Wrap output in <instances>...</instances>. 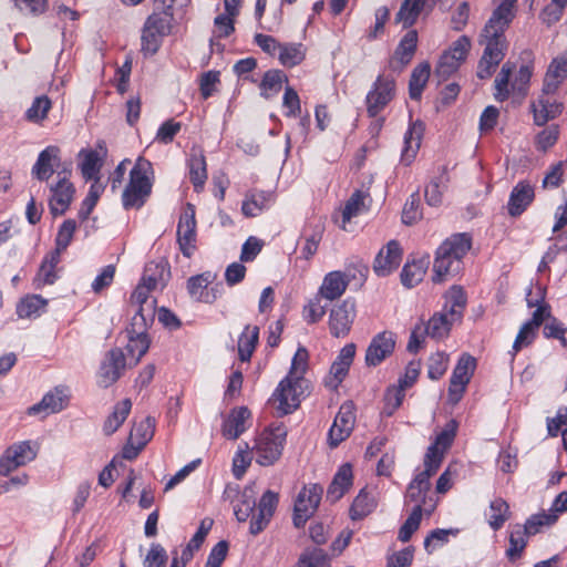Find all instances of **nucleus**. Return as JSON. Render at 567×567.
<instances>
[{
    "instance_id": "nucleus-46",
    "label": "nucleus",
    "mask_w": 567,
    "mask_h": 567,
    "mask_svg": "<svg viewBox=\"0 0 567 567\" xmlns=\"http://www.w3.org/2000/svg\"><path fill=\"white\" fill-rule=\"evenodd\" d=\"M48 301L40 295H31L22 298L17 305V315L19 318H30L39 316L47 307Z\"/></svg>"
},
{
    "instance_id": "nucleus-63",
    "label": "nucleus",
    "mask_w": 567,
    "mask_h": 567,
    "mask_svg": "<svg viewBox=\"0 0 567 567\" xmlns=\"http://www.w3.org/2000/svg\"><path fill=\"white\" fill-rule=\"evenodd\" d=\"M404 395V390L401 388H389L384 394V406L382 413L386 416L393 415V413L401 406Z\"/></svg>"
},
{
    "instance_id": "nucleus-51",
    "label": "nucleus",
    "mask_w": 567,
    "mask_h": 567,
    "mask_svg": "<svg viewBox=\"0 0 567 567\" xmlns=\"http://www.w3.org/2000/svg\"><path fill=\"white\" fill-rule=\"evenodd\" d=\"M476 368V361L475 359L467 354L463 353L461 358L457 361L456 367L453 370L451 380L457 381L458 383H463L467 385L470 382L473 372Z\"/></svg>"
},
{
    "instance_id": "nucleus-19",
    "label": "nucleus",
    "mask_w": 567,
    "mask_h": 567,
    "mask_svg": "<svg viewBox=\"0 0 567 567\" xmlns=\"http://www.w3.org/2000/svg\"><path fill=\"white\" fill-rule=\"evenodd\" d=\"M278 502L279 497L277 493L267 491L262 494L257 506V515H252V518L250 519L249 532L251 535L259 534L268 526L277 508Z\"/></svg>"
},
{
    "instance_id": "nucleus-39",
    "label": "nucleus",
    "mask_w": 567,
    "mask_h": 567,
    "mask_svg": "<svg viewBox=\"0 0 567 567\" xmlns=\"http://www.w3.org/2000/svg\"><path fill=\"white\" fill-rule=\"evenodd\" d=\"M79 156L82 158L79 167L83 178L85 181L97 179L100 182L99 173L102 167V158L99 156L97 152L93 150H82Z\"/></svg>"
},
{
    "instance_id": "nucleus-64",
    "label": "nucleus",
    "mask_w": 567,
    "mask_h": 567,
    "mask_svg": "<svg viewBox=\"0 0 567 567\" xmlns=\"http://www.w3.org/2000/svg\"><path fill=\"white\" fill-rule=\"evenodd\" d=\"M167 553L165 548L157 543H153L143 560V567H166Z\"/></svg>"
},
{
    "instance_id": "nucleus-42",
    "label": "nucleus",
    "mask_w": 567,
    "mask_h": 567,
    "mask_svg": "<svg viewBox=\"0 0 567 567\" xmlns=\"http://www.w3.org/2000/svg\"><path fill=\"white\" fill-rule=\"evenodd\" d=\"M132 402L124 399L114 406V411L105 420L103 431L106 435L113 434L123 424L130 414Z\"/></svg>"
},
{
    "instance_id": "nucleus-56",
    "label": "nucleus",
    "mask_w": 567,
    "mask_h": 567,
    "mask_svg": "<svg viewBox=\"0 0 567 567\" xmlns=\"http://www.w3.org/2000/svg\"><path fill=\"white\" fill-rule=\"evenodd\" d=\"M298 565L299 567H331L328 555L320 548L305 550Z\"/></svg>"
},
{
    "instance_id": "nucleus-41",
    "label": "nucleus",
    "mask_w": 567,
    "mask_h": 567,
    "mask_svg": "<svg viewBox=\"0 0 567 567\" xmlns=\"http://www.w3.org/2000/svg\"><path fill=\"white\" fill-rule=\"evenodd\" d=\"M454 321L455 320H452V318L446 312H436L429 320L426 326L423 324V329L431 338L443 339L449 334L451 326Z\"/></svg>"
},
{
    "instance_id": "nucleus-1",
    "label": "nucleus",
    "mask_w": 567,
    "mask_h": 567,
    "mask_svg": "<svg viewBox=\"0 0 567 567\" xmlns=\"http://www.w3.org/2000/svg\"><path fill=\"white\" fill-rule=\"evenodd\" d=\"M516 0H503L493 11L481 33L480 44L484 45L478 68L491 71L498 66L507 50L505 30L513 21Z\"/></svg>"
},
{
    "instance_id": "nucleus-43",
    "label": "nucleus",
    "mask_w": 567,
    "mask_h": 567,
    "mask_svg": "<svg viewBox=\"0 0 567 567\" xmlns=\"http://www.w3.org/2000/svg\"><path fill=\"white\" fill-rule=\"evenodd\" d=\"M466 306V296L461 287H452L446 295L445 312L452 320H460Z\"/></svg>"
},
{
    "instance_id": "nucleus-58",
    "label": "nucleus",
    "mask_w": 567,
    "mask_h": 567,
    "mask_svg": "<svg viewBox=\"0 0 567 567\" xmlns=\"http://www.w3.org/2000/svg\"><path fill=\"white\" fill-rule=\"evenodd\" d=\"M557 522V515L549 513H539L532 515L522 527L527 535H535L539 532L543 526H550Z\"/></svg>"
},
{
    "instance_id": "nucleus-18",
    "label": "nucleus",
    "mask_w": 567,
    "mask_h": 567,
    "mask_svg": "<svg viewBox=\"0 0 567 567\" xmlns=\"http://www.w3.org/2000/svg\"><path fill=\"white\" fill-rule=\"evenodd\" d=\"M395 347V334L391 331H382L371 340L367 352L365 363L369 367L379 365L386 357H389Z\"/></svg>"
},
{
    "instance_id": "nucleus-6",
    "label": "nucleus",
    "mask_w": 567,
    "mask_h": 567,
    "mask_svg": "<svg viewBox=\"0 0 567 567\" xmlns=\"http://www.w3.org/2000/svg\"><path fill=\"white\" fill-rule=\"evenodd\" d=\"M148 320H152V310L150 309L148 313L144 315L142 309L138 313L134 315L131 329L127 330L128 342L126 350L134 357L135 363L141 360L150 348V340L145 333Z\"/></svg>"
},
{
    "instance_id": "nucleus-49",
    "label": "nucleus",
    "mask_w": 567,
    "mask_h": 567,
    "mask_svg": "<svg viewBox=\"0 0 567 567\" xmlns=\"http://www.w3.org/2000/svg\"><path fill=\"white\" fill-rule=\"evenodd\" d=\"M447 182V174L445 169H443L440 176L432 179L430 184L425 187L424 197L430 206L436 207L441 205L443 189L446 187Z\"/></svg>"
},
{
    "instance_id": "nucleus-22",
    "label": "nucleus",
    "mask_w": 567,
    "mask_h": 567,
    "mask_svg": "<svg viewBox=\"0 0 567 567\" xmlns=\"http://www.w3.org/2000/svg\"><path fill=\"white\" fill-rule=\"evenodd\" d=\"M68 400V389L65 386H56L52 391L48 392L39 403L30 406L28 413L30 415H35L43 412L48 415L60 412L66 406Z\"/></svg>"
},
{
    "instance_id": "nucleus-33",
    "label": "nucleus",
    "mask_w": 567,
    "mask_h": 567,
    "mask_svg": "<svg viewBox=\"0 0 567 567\" xmlns=\"http://www.w3.org/2000/svg\"><path fill=\"white\" fill-rule=\"evenodd\" d=\"M526 302L528 308H536L533 312L532 319L527 323L538 329L545 321L547 322L551 318L550 306L544 302V293L540 287H538L537 297H532V288H529Z\"/></svg>"
},
{
    "instance_id": "nucleus-40",
    "label": "nucleus",
    "mask_w": 567,
    "mask_h": 567,
    "mask_svg": "<svg viewBox=\"0 0 567 567\" xmlns=\"http://www.w3.org/2000/svg\"><path fill=\"white\" fill-rule=\"evenodd\" d=\"M306 48L302 43H282L278 60L285 68H295L305 60Z\"/></svg>"
},
{
    "instance_id": "nucleus-15",
    "label": "nucleus",
    "mask_w": 567,
    "mask_h": 567,
    "mask_svg": "<svg viewBox=\"0 0 567 567\" xmlns=\"http://www.w3.org/2000/svg\"><path fill=\"white\" fill-rule=\"evenodd\" d=\"M177 241L183 255L190 257L196 243L195 208L192 204H187V208L179 218L177 226Z\"/></svg>"
},
{
    "instance_id": "nucleus-34",
    "label": "nucleus",
    "mask_w": 567,
    "mask_h": 567,
    "mask_svg": "<svg viewBox=\"0 0 567 567\" xmlns=\"http://www.w3.org/2000/svg\"><path fill=\"white\" fill-rule=\"evenodd\" d=\"M189 179L196 192H200L207 179L206 159L202 151H193L188 159Z\"/></svg>"
},
{
    "instance_id": "nucleus-28",
    "label": "nucleus",
    "mask_w": 567,
    "mask_h": 567,
    "mask_svg": "<svg viewBox=\"0 0 567 567\" xmlns=\"http://www.w3.org/2000/svg\"><path fill=\"white\" fill-rule=\"evenodd\" d=\"M168 279V264L165 260H159L146 264L141 281L156 290L157 288H164Z\"/></svg>"
},
{
    "instance_id": "nucleus-30",
    "label": "nucleus",
    "mask_w": 567,
    "mask_h": 567,
    "mask_svg": "<svg viewBox=\"0 0 567 567\" xmlns=\"http://www.w3.org/2000/svg\"><path fill=\"white\" fill-rule=\"evenodd\" d=\"M348 285L349 280L343 272L331 271L324 276L319 293L322 298L332 301L344 293Z\"/></svg>"
},
{
    "instance_id": "nucleus-38",
    "label": "nucleus",
    "mask_w": 567,
    "mask_h": 567,
    "mask_svg": "<svg viewBox=\"0 0 567 567\" xmlns=\"http://www.w3.org/2000/svg\"><path fill=\"white\" fill-rule=\"evenodd\" d=\"M429 259L421 258L406 262L401 272V282L406 288H412L422 281L429 267Z\"/></svg>"
},
{
    "instance_id": "nucleus-21",
    "label": "nucleus",
    "mask_w": 567,
    "mask_h": 567,
    "mask_svg": "<svg viewBox=\"0 0 567 567\" xmlns=\"http://www.w3.org/2000/svg\"><path fill=\"white\" fill-rule=\"evenodd\" d=\"M61 151L55 145H50L40 152L37 162L32 167V175L40 182H47L59 167Z\"/></svg>"
},
{
    "instance_id": "nucleus-16",
    "label": "nucleus",
    "mask_w": 567,
    "mask_h": 567,
    "mask_svg": "<svg viewBox=\"0 0 567 567\" xmlns=\"http://www.w3.org/2000/svg\"><path fill=\"white\" fill-rule=\"evenodd\" d=\"M437 470L424 463V470L415 475L408 486L405 499L408 503H414L423 511L426 496L431 487L430 478L435 475Z\"/></svg>"
},
{
    "instance_id": "nucleus-23",
    "label": "nucleus",
    "mask_w": 567,
    "mask_h": 567,
    "mask_svg": "<svg viewBox=\"0 0 567 567\" xmlns=\"http://www.w3.org/2000/svg\"><path fill=\"white\" fill-rule=\"evenodd\" d=\"M471 48L470 39L466 35L460 37L452 43L449 50L444 51L439 61L440 69L445 71H457L465 61Z\"/></svg>"
},
{
    "instance_id": "nucleus-4",
    "label": "nucleus",
    "mask_w": 567,
    "mask_h": 567,
    "mask_svg": "<svg viewBox=\"0 0 567 567\" xmlns=\"http://www.w3.org/2000/svg\"><path fill=\"white\" fill-rule=\"evenodd\" d=\"M286 437L287 427L284 423H272L262 431L254 446L256 462L261 466L276 463L282 454Z\"/></svg>"
},
{
    "instance_id": "nucleus-13",
    "label": "nucleus",
    "mask_w": 567,
    "mask_h": 567,
    "mask_svg": "<svg viewBox=\"0 0 567 567\" xmlns=\"http://www.w3.org/2000/svg\"><path fill=\"white\" fill-rule=\"evenodd\" d=\"M125 368V355L118 348L107 352L97 372V384L101 388H109L115 383Z\"/></svg>"
},
{
    "instance_id": "nucleus-50",
    "label": "nucleus",
    "mask_w": 567,
    "mask_h": 567,
    "mask_svg": "<svg viewBox=\"0 0 567 567\" xmlns=\"http://www.w3.org/2000/svg\"><path fill=\"white\" fill-rule=\"evenodd\" d=\"M155 431V420L147 416L138 424H135L130 434V441L140 445L143 449L146 443L153 437Z\"/></svg>"
},
{
    "instance_id": "nucleus-53",
    "label": "nucleus",
    "mask_w": 567,
    "mask_h": 567,
    "mask_svg": "<svg viewBox=\"0 0 567 567\" xmlns=\"http://www.w3.org/2000/svg\"><path fill=\"white\" fill-rule=\"evenodd\" d=\"M154 289L150 286L145 285L144 282L140 281V284L134 289L132 296H131V302L135 306H137V309L135 313H138L143 309V313L147 315L150 309L152 310V318L154 317V308L153 302L147 303L150 292Z\"/></svg>"
},
{
    "instance_id": "nucleus-26",
    "label": "nucleus",
    "mask_w": 567,
    "mask_h": 567,
    "mask_svg": "<svg viewBox=\"0 0 567 567\" xmlns=\"http://www.w3.org/2000/svg\"><path fill=\"white\" fill-rule=\"evenodd\" d=\"M417 45V32L415 30L408 31L399 42L390 64L393 70L405 68L414 56Z\"/></svg>"
},
{
    "instance_id": "nucleus-32",
    "label": "nucleus",
    "mask_w": 567,
    "mask_h": 567,
    "mask_svg": "<svg viewBox=\"0 0 567 567\" xmlns=\"http://www.w3.org/2000/svg\"><path fill=\"white\" fill-rule=\"evenodd\" d=\"M272 200L274 195L271 192H250L243 202L241 212L246 217H255L264 209H267Z\"/></svg>"
},
{
    "instance_id": "nucleus-48",
    "label": "nucleus",
    "mask_w": 567,
    "mask_h": 567,
    "mask_svg": "<svg viewBox=\"0 0 567 567\" xmlns=\"http://www.w3.org/2000/svg\"><path fill=\"white\" fill-rule=\"evenodd\" d=\"M369 194L362 190H355L350 198L347 200L342 210V228H346V224L351 220L352 217L358 216L361 212L367 208L365 199Z\"/></svg>"
},
{
    "instance_id": "nucleus-14",
    "label": "nucleus",
    "mask_w": 567,
    "mask_h": 567,
    "mask_svg": "<svg viewBox=\"0 0 567 567\" xmlns=\"http://www.w3.org/2000/svg\"><path fill=\"white\" fill-rule=\"evenodd\" d=\"M455 435L456 423L452 420L437 434L435 442L427 447L426 454L424 456V463L433 467L435 466V470L439 471L444 457V453L452 445Z\"/></svg>"
},
{
    "instance_id": "nucleus-31",
    "label": "nucleus",
    "mask_w": 567,
    "mask_h": 567,
    "mask_svg": "<svg viewBox=\"0 0 567 567\" xmlns=\"http://www.w3.org/2000/svg\"><path fill=\"white\" fill-rule=\"evenodd\" d=\"M424 133V124L421 121L412 122L404 134V147L402 150V159L411 163L421 145Z\"/></svg>"
},
{
    "instance_id": "nucleus-8",
    "label": "nucleus",
    "mask_w": 567,
    "mask_h": 567,
    "mask_svg": "<svg viewBox=\"0 0 567 567\" xmlns=\"http://www.w3.org/2000/svg\"><path fill=\"white\" fill-rule=\"evenodd\" d=\"M38 454V445L30 441L16 443L7 449L0 458V475L7 476L16 468L33 461Z\"/></svg>"
},
{
    "instance_id": "nucleus-5",
    "label": "nucleus",
    "mask_w": 567,
    "mask_h": 567,
    "mask_svg": "<svg viewBox=\"0 0 567 567\" xmlns=\"http://www.w3.org/2000/svg\"><path fill=\"white\" fill-rule=\"evenodd\" d=\"M309 388L308 380L282 379L275 390L271 401L277 403L278 415H287L297 410Z\"/></svg>"
},
{
    "instance_id": "nucleus-12",
    "label": "nucleus",
    "mask_w": 567,
    "mask_h": 567,
    "mask_svg": "<svg viewBox=\"0 0 567 567\" xmlns=\"http://www.w3.org/2000/svg\"><path fill=\"white\" fill-rule=\"evenodd\" d=\"M354 410V404L351 401L341 404L329 430V444L331 447H337L350 436L355 423Z\"/></svg>"
},
{
    "instance_id": "nucleus-61",
    "label": "nucleus",
    "mask_w": 567,
    "mask_h": 567,
    "mask_svg": "<svg viewBox=\"0 0 567 567\" xmlns=\"http://www.w3.org/2000/svg\"><path fill=\"white\" fill-rule=\"evenodd\" d=\"M308 359L309 354L307 349L303 347L298 348L292 358L291 367L287 377L295 380H306L303 374L308 369Z\"/></svg>"
},
{
    "instance_id": "nucleus-10",
    "label": "nucleus",
    "mask_w": 567,
    "mask_h": 567,
    "mask_svg": "<svg viewBox=\"0 0 567 567\" xmlns=\"http://www.w3.org/2000/svg\"><path fill=\"white\" fill-rule=\"evenodd\" d=\"M323 489L320 485L313 484L302 488L295 503L293 525L297 528L305 526L307 520L316 512L322 496Z\"/></svg>"
},
{
    "instance_id": "nucleus-29",
    "label": "nucleus",
    "mask_w": 567,
    "mask_h": 567,
    "mask_svg": "<svg viewBox=\"0 0 567 567\" xmlns=\"http://www.w3.org/2000/svg\"><path fill=\"white\" fill-rule=\"evenodd\" d=\"M352 467L350 464H343L336 473L327 491V499L331 503L339 501L352 485Z\"/></svg>"
},
{
    "instance_id": "nucleus-36",
    "label": "nucleus",
    "mask_w": 567,
    "mask_h": 567,
    "mask_svg": "<svg viewBox=\"0 0 567 567\" xmlns=\"http://www.w3.org/2000/svg\"><path fill=\"white\" fill-rule=\"evenodd\" d=\"M174 12L166 9H155L153 13L146 19L145 27L163 38L167 37L172 30Z\"/></svg>"
},
{
    "instance_id": "nucleus-35",
    "label": "nucleus",
    "mask_w": 567,
    "mask_h": 567,
    "mask_svg": "<svg viewBox=\"0 0 567 567\" xmlns=\"http://www.w3.org/2000/svg\"><path fill=\"white\" fill-rule=\"evenodd\" d=\"M534 112L535 124L542 126L549 120L555 118L561 113L563 105L555 101H550L549 97L540 96L537 103L532 105Z\"/></svg>"
},
{
    "instance_id": "nucleus-52",
    "label": "nucleus",
    "mask_w": 567,
    "mask_h": 567,
    "mask_svg": "<svg viewBox=\"0 0 567 567\" xmlns=\"http://www.w3.org/2000/svg\"><path fill=\"white\" fill-rule=\"evenodd\" d=\"M374 507V498L365 491L361 489L354 498L350 508L351 518L359 519L367 516Z\"/></svg>"
},
{
    "instance_id": "nucleus-44",
    "label": "nucleus",
    "mask_w": 567,
    "mask_h": 567,
    "mask_svg": "<svg viewBox=\"0 0 567 567\" xmlns=\"http://www.w3.org/2000/svg\"><path fill=\"white\" fill-rule=\"evenodd\" d=\"M424 8L421 0H404L395 14V22L402 23L405 29L410 28L415 23Z\"/></svg>"
},
{
    "instance_id": "nucleus-27",
    "label": "nucleus",
    "mask_w": 567,
    "mask_h": 567,
    "mask_svg": "<svg viewBox=\"0 0 567 567\" xmlns=\"http://www.w3.org/2000/svg\"><path fill=\"white\" fill-rule=\"evenodd\" d=\"M212 280L213 276L210 272L190 277L187 280V290L190 297L196 301L213 303L217 299V292L215 288L207 289Z\"/></svg>"
},
{
    "instance_id": "nucleus-37",
    "label": "nucleus",
    "mask_w": 567,
    "mask_h": 567,
    "mask_svg": "<svg viewBox=\"0 0 567 567\" xmlns=\"http://www.w3.org/2000/svg\"><path fill=\"white\" fill-rule=\"evenodd\" d=\"M259 341V327L247 324L238 339V355L240 361L248 362Z\"/></svg>"
},
{
    "instance_id": "nucleus-60",
    "label": "nucleus",
    "mask_w": 567,
    "mask_h": 567,
    "mask_svg": "<svg viewBox=\"0 0 567 567\" xmlns=\"http://www.w3.org/2000/svg\"><path fill=\"white\" fill-rule=\"evenodd\" d=\"M421 519L422 509L420 508V506H414L411 514L409 515L404 524L401 526L398 538L403 543L410 540L413 533L419 529Z\"/></svg>"
},
{
    "instance_id": "nucleus-57",
    "label": "nucleus",
    "mask_w": 567,
    "mask_h": 567,
    "mask_svg": "<svg viewBox=\"0 0 567 567\" xmlns=\"http://www.w3.org/2000/svg\"><path fill=\"white\" fill-rule=\"evenodd\" d=\"M284 82H288V79L282 78L280 73H265L260 83V94L266 99L272 97L280 92Z\"/></svg>"
},
{
    "instance_id": "nucleus-20",
    "label": "nucleus",
    "mask_w": 567,
    "mask_h": 567,
    "mask_svg": "<svg viewBox=\"0 0 567 567\" xmlns=\"http://www.w3.org/2000/svg\"><path fill=\"white\" fill-rule=\"evenodd\" d=\"M402 249L396 240H391L377 255L373 270L379 277H385L394 271L401 264Z\"/></svg>"
},
{
    "instance_id": "nucleus-3",
    "label": "nucleus",
    "mask_w": 567,
    "mask_h": 567,
    "mask_svg": "<svg viewBox=\"0 0 567 567\" xmlns=\"http://www.w3.org/2000/svg\"><path fill=\"white\" fill-rule=\"evenodd\" d=\"M153 173L151 162L144 157H138L130 172V182L122 194V203L125 209H138L146 203L152 193Z\"/></svg>"
},
{
    "instance_id": "nucleus-9",
    "label": "nucleus",
    "mask_w": 567,
    "mask_h": 567,
    "mask_svg": "<svg viewBox=\"0 0 567 567\" xmlns=\"http://www.w3.org/2000/svg\"><path fill=\"white\" fill-rule=\"evenodd\" d=\"M529 81L530 73H501L494 82L495 100L503 102L511 95L524 97L527 93Z\"/></svg>"
},
{
    "instance_id": "nucleus-54",
    "label": "nucleus",
    "mask_w": 567,
    "mask_h": 567,
    "mask_svg": "<svg viewBox=\"0 0 567 567\" xmlns=\"http://www.w3.org/2000/svg\"><path fill=\"white\" fill-rule=\"evenodd\" d=\"M103 190L104 186L97 179L94 181L79 210V218L81 220L89 218Z\"/></svg>"
},
{
    "instance_id": "nucleus-47",
    "label": "nucleus",
    "mask_w": 567,
    "mask_h": 567,
    "mask_svg": "<svg viewBox=\"0 0 567 567\" xmlns=\"http://www.w3.org/2000/svg\"><path fill=\"white\" fill-rule=\"evenodd\" d=\"M509 505L498 497L491 502L488 512V524L493 530H498L509 518Z\"/></svg>"
},
{
    "instance_id": "nucleus-17",
    "label": "nucleus",
    "mask_w": 567,
    "mask_h": 567,
    "mask_svg": "<svg viewBox=\"0 0 567 567\" xmlns=\"http://www.w3.org/2000/svg\"><path fill=\"white\" fill-rule=\"evenodd\" d=\"M355 317L354 302L344 300L342 303L331 309L329 318V328L333 337H346L352 326Z\"/></svg>"
},
{
    "instance_id": "nucleus-59",
    "label": "nucleus",
    "mask_w": 567,
    "mask_h": 567,
    "mask_svg": "<svg viewBox=\"0 0 567 567\" xmlns=\"http://www.w3.org/2000/svg\"><path fill=\"white\" fill-rule=\"evenodd\" d=\"M51 109V101L45 96H38L34 99L31 106L25 112V117L30 122L39 123L42 122L47 115L48 112Z\"/></svg>"
},
{
    "instance_id": "nucleus-62",
    "label": "nucleus",
    "mask_w": 567,
    "mask_h": 567,
    "mask_svg": "<svg viewBox=\"0 0 567 567\" xmlns=\"http://www.w3.org/2000/svg\"><path fill=\"white\" fill-rule=\"evenodd\" d=\"M449 358L443 352H437L429 358L427 377L431 380L441 379L447 370Z\"/></svg>"
},
{
    "instance_id": "nucleus-25",
    "label": "nucleus",
    "mask_w": 567,
    "mask_h": 567,
    "mask_svg": "<svg viewBox=\"0 0 567 567\" xmlns=\"http://www.w3.org/2000/svg\"><path fill=\"white\" fill-rule=\"evenodd\" d=\"M251 413L246 406L233 409L221 425V434L228 440H237L246 430Z\"/></svg>"
},
{
    "instance_id": "nucleus-7",
    "label": "nucleus",
    "mask_w": 567,
    "mask_h": 567,
    "mask_svg": "<svg viewBox=\"0 0 567 567\" xmlns=\"http://www.w3.org/2000/svg\"><path fill=\"white\" fill-rule=\"evenodd\" d=\"M395 84L390 74H380L372 90L367 94V112L370 117H375L394 97Z\"/></svg>"
},
{
    "instance_id": "nucleus-24",
    "label": "nucleus",
    "mask_w": 567,
    "mask_h": 567,
    "mask_svg": "<svg viewBox=\"0 0 567 567\" xmlns=\"http://www.w3.org/2000/svg\"><path fill=\"white\" fill-rule=\"evenodd\" d=\"M535 194L533 186L525 181L515 185L511 192L507 203L508 214L512 217L520 216L534 200Z\"/></svg>"
},
{
    "instance_id": "nucleus-45",
    "label": "nucleus",
    "mask_w": 567,
    "mask_h": 567,
    "mask_svg": "<svg viewBox=\"0 0 567 567\" xmlns=\"http://www.w3.org/2000/svg\"><path fill=\"white\" fill-rule=\"evenodd\" d=\"M256 505L254 488L245 487L234 508L238 522H246L249 517L252 518V515H257V513H255Z\"/></svg>"
},
{
    "instance_id": "nucleus-55",
    "label": "nucleus",
    "mask_w": 567,
    "mask_h": 567,
    "mask_svg": "<svg viewBox=\"0 0 567 567\" xmlns=\"http://www.w3.org/2000/svg\"><path fill=\"white\" fill-rule=\"evenodd\" d=\"M526 535L527 533L522 528V526H516V528L511 533L509 547L506 550V556L509 560L514 561L522 556V553L527 545L525 539Z\"/></svg>"
},
{
    "instance_id": "nucleus-11",
    "label": "nucleus",
    "mask_w": 567,
    "mask_h": 567,
    "mask_svg": "<svg viewBox=\"0 0 567 567\" xmlns=\"http://www.w3.org/2000/svg\"><path fill=\"white\" fill-rule=\"evenodd\" d=\"M70 174L71 172L65 168L59 171L56 174L58 182L50 186L51 197L49 204L53 215H63L73 200L75 188L69 181Z\"/></svg>"
},
{
    "instance_id": "nucleus-2",
    "label": "nucleus",
    "mask_w": 567,
    "mask_h": 567,
    "mask_svg": "<svg viewBox=\"0 0 567 567\" xmlns=\"http://www.w3.org/2000/svg\"><path fill=\"white\" fill-rule=\"evenodd\" d=\"M472 247V237L466 233L454 234L446 238L436 250L433 264V281L442 282L447 276L457 275L463 258Z\"/></svg>"
}]
</instances>
